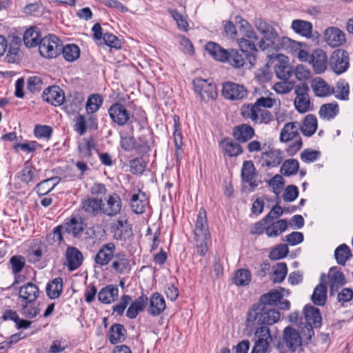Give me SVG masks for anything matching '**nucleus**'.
<instances>
[{
	"mask_svg": "<svg viewBox=\"0 0 353 353\" xmlns=\"http://www.w3.org/2000/svg\"><path fill=\"white\" fill-rule=\"evenodd\" d=\"M254 24L263 35L259 41V47L262 51H269L270 49L278 50L296 44L288 37H280L276 29L262 18H256Z\"/></svg>",
	"mask_w": 353,
	"mask_h": 353,
	"instance_id": "f257e3e1",
	"label": "nucleus"
},
{
	"mask_svg": "<svg viewBox=\"0 0 353 353\" xmlns=\"http://www.w3.org/2000/svg\"><path fill=\"white\" fill-rule=\"evenodd\" d=\"M193 234L196 252L200 256H203L208 251V244L211 242V236L209 231L207 212L203 208L198 212Z\"/></svg>",
	"mask_w": 353,
	"mask_h": 353,
	"instance_id": "f03ea898",
	"label": "nucleus"
},
{
	"mask_svg": "<svg viewBox=\"0 0 353 353\" xmlns=\"http://www.w3.org/2000/svg\"><path fill=\"white\" fill-rule=\"evenodd\" d=\"M280 312L270 307L255 303L248 313V325L256 323L258 325H272L280 319Z\"/></svg>",
	"mask_w": 353,
	"mask_h": 353,
	"instance_id": "7ed1b4c3",
	"label": "nucleus"
},
{
	"mask_svg": "<svg viewBox=\"0 0 353 353\" xmlns=\"http://www.w3.org/2000/svg\"><path fill=\"white\" fill-rule=\"evenodd\" d=\"M241 116L250 119L255 123H268L272 120L271 112L265 109H260L256 104H244L241 108Z\"/></svg>",
	"mask_w": 353,
	"mask_h": 353,
	"instance_id": "20e7f679",
	"label": "nucleus"
},
{
	"mask_svg": "<svg viewBox=\"0 0 353 353\" xmlns=\"http://www.w3.org/2000/svg\"><path fill=\"white\" fill-rule=\"evenodd\" d=\"M61 41L54 34H49L39 41L40 54L47 59L56 58L61 54Z\"/></svg>",
	"mask_w": 353,
	"mask_h": 353,
	"instance_id": "39448f33",
	"label": "nucleus"
},
{
	"mask_svg": "<svg viewBox=\"0 0 353 353\" xmlns=\"http://www.w3.org/2000/svg\"><path fill=\"white\" fill-rule=\"evenodd\" d=\"M194 91L199 95L203 101L216 99L218 93L216 85L211 79L196 78L192 81Z\"/></svg>",
	"mask_w": 353,
	"mask_h": 353,
	"instance_id": "423d86ee",
	"label": "nucleus"
},
{
	"mask_svg": "<svg viewBox=\"0 0 353 353\" xmlns=\"http://www.w3.org/2000/svg\"><path fill=\"white\" fill-rule=\"evenodd\" d=\"M350 67L349 53L343 49L335 50L329 59V68L336 74H341Z\"/></svg>",
	"mask_w": 353,
	"mask_h": 353,
	"instance_id": "0eeeda50",
	"label": "nucleus"
},
{
	"mask_svg": "<svg viewBox=\"0 0 353 353\" xmlns=\"http://www.w3.org/2000/svg\"><path fill=\"white\" fill-rule=\"evenodd\" d=\"M255 54L252 50L249 52L242 48H240L239 50L230 49L226 62L236 68L243 67L247 62L251 65H254L256 61Z\"/></svg>",
	"mask_w": 353,
	"mask_h": 353,
	"instance_id": "6e6552de",
	"label": "nucleus"
},
{
	"mask_svg": "<svg viewBox=\"0 0 353 353\" xmlns=\"http://www.w3.org/2000/svg\"><path fill=\"white\" fill-rule=\"evenodd\" d=\"M108 114L113 123L118 126H123L131 121L133 115L119 102L113 103L108 109Z\"/></svg>",
	"mask_w": 353,
	"mask_h": 353,
	"instance_id": "1a4fd4ad",
	"label": "nucleus"
},
{
	"mask_svg": "<svg viewBox=\"0 0 353 353\" xmlns=\"http://www.w3.org/2000/svg\"><path fill=\"white\" fill-rule=\"evenodd\" d=\"M255 343L251 353H266L272 340L270 328L261 326L254 332Z\"/></svg>",
	"mask_w": 353,
	"mask_h": 353,
	"instance_id": "9d476101",
	"label": "nucleus"
},
{
	"mask_svg": "<svg viewBox=\"0 0 353 353\" xmlns=\"http://www.w3.org/2000/svg\"><path fill=\"white\" fill-rule=\"evenodd\" d=\"M116 252V245L113 242L103 244L93 258L95 264L99 267L106 266L113 259Z\"/></svg>",
	"mask_w": 353,
	"mask_h": 353,
	"instance_id": "9b49d317",
	"label": "nucleus"
},
{
	"mask_svg": "<svg viewBox=\"0 0 353 353\" xmlns=\"http://www.w3.org/2000/svg\"><path fill=\"white\" fill-rule=\"evenodd\" d=\"M247 94L248 91L243 85L231 81L223 83L222 95L227 99L240 100L245 98Z\"/></svg>",
	"mask_w": 353,
	"mask_h": 353,
	"instance_id": "f8f14e48",
	"label": "nucleus"
},
{
	"mask_svg": "<svg viewBox=\"0 0 353 353\" xmlns=\"http://www.w3.org/2000/svg\"><path fill=\"white\" fill-rule=\"evenodd\" d=\"M283 159L284 154L282 150L270 148L261 153L259 162L262 167L275 168L281 163Z\"/></svg>",
	"mask_w": 353,
	"mask_h": 353,
	"instance_id": "ddd939ff",
	"label": "nucleus"
},
{
	"mask_svg": "<svg viewBox=\"0 0 353 353\" xmlns=\"http://www.w3.org/2000/svg\"><path fill=\"white\" fill-rule=\"evenodd\" d=\"M274 72L278 79L288 80L294 74V69L289 65L287 57L277 54L275 55Z\"/></svg>",
	"mask_w": 353,
	"mask_h": 353,
	"instance_id": "4468645a",
	"label": "nucleus"
},
{
	"mask_svg": "<svg viewBox=\"0 0 353 353\" xmlns=\"http://www.w3.org/2000/svg\"><path fill=\"white\" fill-rule=\"evenodd\" d=\"M65 262L64 265L70 272L78 269L83 263V256L82 252L76 247L68 246L65 252Z\"/></svg>",
	"mask_w": 353,
	"mask_h": 353,
	"instance_id": "2eb2a0df",
	"label": "nucleus"
},
{
	"mask_svg": "<svg viewBox=\"0 0 353 353\" xmlns=\"http://www.w3.org/2000/svg\"><path fill=\"white\" fill-rule=\"evenodd\" d=\"M64 231L71 234L74 239H80L82 238L84 230L86 228V224L81 217L72 216L67 219L63 225Z\"/></svg>",
	"mask_w": 353,
	"mask_h": 353,
	"instance_id": "dca6fc26",
	"label": "nucleus"
},
{
	"mask_svg": "<svg viewBox=\"0 0 353 353\" xmlns=\"http://www.w3.org/2000/svg\"><path fill=\"white\" fill-rule=\"evenodd\" d=\"M111 262V269L116 274H124L129 273L131 270V265L129 257L123 251L116 252Z\"/></svg>",
	"mask_w": 353,
	"mask_h": 353,
	"instance_id": "f3484780",
	"label": "nucleus"
},
{
	"mask_svg": "<svg viewBox=\"0 0 353 353\" xmlns=\"http://www.w3.org/2000/svg\"><path fill=\"white\" fill-rule=\"evenodd\" d=\"M309 62L312 65L316 74L323 73L329 66V59H327L326 52L320 48L312 51Z\"/></svg>",
	"mask_w": 353,
	"mask_h": 353,
	"instance_id": "a211bd4d",
	"label": "nucleus"
},
{
	"mask_svg": "<svg viewBox=\"0 0 353 353\" xmlns=\"http://www.w3.org/2000/svg\"><path fill=\"white\" fill-rule=\"evenodd\" d=\"M324 39L330 46L336 48L346 42V36L339 28L329 27L324 32Z\"/></svg>",
	"mask_w": 353,
	"mask_h": 353,
	"instance_id": "6ab92c4d",
	"label": "nucleus"
},
{
	"mask_svg": "<svg viewBox=\"0 0 353 353\" xmlns=\"http://www.w3.org/2000/svg\"><path fill=\"white\" fill-rule=\"evenodd\" d=\"M106 203L103 202L102 214L108 216H114L120 213L122 201L119 194L113 193L105 198Z\"/></svg>",
	"mask_w": 353,
	"mask_h": 353,
	"instance_id": "aec40b11",
	"label": "nucleus"
},
{
	"mask_svg": "<svg viewBox=\"0 0 353 353\" xmlns=\"http://www.w3.org/2000/svg\"><path fill=\"white\" fill-rule=\"evenodd\" d=\"M43 100L52 105L58 106L63 103L65 94L58 85L50 86L44 90L42 94Z\"/></svg>",
	"mask_w": 353,
	"mask_h": 353,
	"instance_id": "412c9836",
	"label": "nucleus"
},
{
	"mask_svg": "<svg viewBox=\"0 0 353 353\" xmlns=\"http://www.w3.org/2000/svg\"><path fill=\"white\" fill-rule=\"evenodd\" d=\"M283 341L292 352H294L302 345V337L300 333L291 326L284 329Z\"/></svg>",
	"mask_w": 353,
	"mask_h": 353,
	"instance_id": "4be33fe9",
	"label": "nucleus"
},
{
	"mask_svg": "<svg viewBox=\"0 0 353 353\" xmlns=\"http://www.w3.org/2000/svg\"><path fill=\"white\" fill-rule=\"evenodd\" d=\"M84 96L82 93L74 92L65 97L64 110L68 114H73L79 112L82 107L84 101Z\"/></svg>",
	"mask_w": 353,
	"mask_h": 353,
	"instance_id": "5701e85b",
	"label": "nucleus"
},
{
	"mask_svg": "<svg viewBox=\"0 0 353 353\" xmlns=\"http://www.w3.org/2000/svg\"><path fill=\"white\" fill-rule=\"evenodd\" d=\"M241 176L242 181L243 183H248L252 190L256 188L261 183V181H257L254 179L256 176V171L252 161L243 162Z\"/></svg>",
	"mask_w": 353,
	"mask_h": 353,
	"instance_id": "b1692460",
	"label": "nucleus"
},
{
	"mask_svg": "<svg viewBox=\"0 0 353 353\" xmlns=\"http://www.w3.org/2000/svg\"><path fill=\"white\" fill-rule=\"evenodd\" d=\"M259 41V36L255 30L250 26L245 32V37L239 39L238 43L239 48H242L245 50L253 51L256 53L258 52L256 42Z\"/></svg>",
	"mask_w": 353,
	"mask_h": 353,
	"instance_id": "393cba45",
	"label": "nucleus"
},
{
	"mask_svg": "<svg viewBox=\"0 0 353 353\" xmlns=\"http://www.w3.org/2000/svg\"><path fill=\"white\" fill-rule=\"evenodd\" d=\"M304 324L311 325L315 328L322 325V317L320 310L311 305H306L303 308Z\"/></svg>",
	"mask_w": 353,
	"mask_h": 353,
	"instance_id": "a878e982",
	"label": "nucleus"
},
{
	"mask_svg": "<svg viewBox=\"0 0 353 353\" xmlns=\"http://www.w3.org/2000/svg\"><path fill=\"white\" fill-rule=\"evenodd\" d=\"M81 208L88 215L95 216L102 214L103 200L96 197H89L81 202Z\"/></svg>",
	"mask_w": 353,
	"mask_h": 353,
	"instance_id": "bb28decb",
	"label": "nucleus"
},
{
	"mask_svg": "<svg viewBox=\"0 0 353 353\" xmlns=\"http://www.w3.org/2000/svg\"><path fill=\"white\" fill-rule=\"evenodd\" d=\"M300 128L301 124L297 121L285 123L280 132V141L286 143L294 139H299Z\"/></svg>",
	"mask_w": 353,
	"mask_h": 353,
	"instance_id": "cd10ccee",
	"label": "nucleus"
},
{
	"mask_svg": "<svg viewBox=\"0 0 353 353\" xmlns=\"http://www.w3.org/2000/svg\"><path fill=\"white\" fill-rule=\"evenodd\" d=\"M39 294L38 287L32 282H28L19 288V296L24 302L34 303Z\"/></svg>",
	"mask_w": 353,
	"mask_h": 353,
	"instance_id": "c85d7f7f",
	"label": "nucleus"
},
{
	"mask_svg": "<svg viewBox=\"0 0 353 353\" xmlns=\"http://www.w3.org/2000/svg\"><path fill=\"white\" fill-rule=\"evenodd\" d=\"M330 278V294L334 296L339 289L346 283L343 273L336 270V268H332L329 272Z\"/></svg>",
	"mask_w": 353,
	"mask_h": 353,
	"instance_id": "c756f323",
	"label": "nucleus"
},
{
	"mask_svg": "<svg viewBox=\"0 0 353 353\" xmlns=\"http://www.w3.org/2000/svg\"><path fill=\"white\" fill-rule=\"evenodd\" d=\"M38 171L29 161H26L22 170L18 172L17 177L21 183L30 185L38 180Z\"/></svg>",
	"mask_w": 353,
	"mask_h": 353,
	"instance_id": "7c9ffc66",
	"label": "nucleus"
},
{
	"mask_svg": "<svg viewBox=\"0 0 353 353\" xmlns=\"http://www.w3.org/2000/svg\"><path fill=\"white\" fill-rule=\"evenodd\" d=\"M254 128L248 124H241L235 126L232 131V135L239 142L245 143L252 139L254 136Z\"/></svg>",
	"mask_w": 353,
	"mask_h": 353,
	"instance_id": "2f4dec72",
	"label": "nucleus"
},
{
	"mask_svg": "<svg viewBox=\"0 0 353 353\" xmlns=\"http://www.w3.org/2000/svg\"><path fill=\"white\" fill-rule=\"evenodd\" d=\"M284 288H279V290H273L269 292L263 294L257 304L264 305L268 307H272L277 305V303L283 299V292Z\"/></svg>",
	"mask_w": 353,
	"mask_h": 353,
	"instance_id": "473e14b6",
	"label": "nucleus"
},
{
	"mask_svg": "<svg viewBox=\"0 0 353 353\" xmlns=\"http://www.w3.org/2000/svg\"><path fill=\"white\" fill-rule=\"evenodd\" d=\"M205 50L216 61L226 62L228 59L230 50H225L214 42H208L205 46Z\"/></svg>",
	"mask_w": 353,
	"mask_h": 353,
	"instance_id": "72a5a7b5",
	"label": "nucleus"
},
{
	"mask_svg": "<svg viewBox=\"0 0 353 353\" xmlns=\"http://www.w3.org/2000/svg\"><path fill=\"white\" fill-rule=\"evenodd\" d=\"M119 296V289L114 285H108L103 288L98 294V299L105 304L111 303L116 301Z\"/></svg>",
	"mask_w": 353,
	"mask_h": 353,
	"instance_id": "f704fd0d",
	"label": "nucleus"
},
{
	"mask_svg": "<svg viewBox=\"0 0 353 353\" xmlns=\"http://www.w3.org/2000/svg\"><path fill=\"white\" fill-rule=\"evenodd\" d=\"M165 307L163 297L159 293H154L150 297L148 312L152 316H157L165 310Z\"/></svg>",
	"mask_w": 353,
	"mask_h": 353,
	"instance_id": "c9c22d12",
	"label": "nucleus"
},
{
	"mask_svg": "<svg viewBox=\"0 0 353 353\" xmlns=\"http://www.w3.org/2000/svg\"><path fill=\"white\" fill-rule=\"evenodd\" d=\"M148 302L147 296L142 295L134 300L127 310L126 316L130 319H135L138 314L142 312Z\"/></svg>",
	"mask_w": 353,
	"mask_h": 353,
	"instance_id": "e433bc0d",
	"label": "nucleus"
},
{
	"mask_svg": "<svg viewBox=\"0 0 353 353\" xmlns=\"http://www.w3.org/2000/svg\"><path fill=\"white\" fill-rule=\"evenodd\" d=\"M312 88L315 94L318 97H323L334 93V89L320 77L313 79Z\"/></svg>",
	"mask_w": 353,
	"mask_h": 353,
	"instance_id": "4c0bfd02",
	"label": "nucleus"
},
{
	"mask_svg": "<svg viewBox=\"0 0 353 353\" xmlns=\"http://www.w3.org/2000/svg\"><path fill=\"white\" fill-rule=\"evenodd\" d=\"M318 121L316 117L312 114H307L301 125L300 130L306 137H311L317 130Z\"/></svg>",
	"mask_w": 353,
	"mask_h": 353,
	"instance_id": "58836bf2",
	"label": "nucleus"
},
{
	"mask_svg": "<svg viewBox=\"0 0 353 353\" xmlns=\"http://www.w3.org/2000/svg\"><path fill=\"white\" fill-rule=\"evenodd\" d=\"M292 29L297 34L310 38L312 37V25L310 22L301 20H293L291 24Z\"/></svg>",
	"mask_w": 353,
	"mask_h": 353,
	"instance_id": "ea45409f",
	"label": "nucleus"
},
{
	"mask_svg": "<svg viewBox=\"0 0 353 353\" xmlns=\"http://www.w3.org/2000/svg\"><path fill=\"white\" fill-rule=\"evenodd\" d=\"M148 204V199L144 193L134 194L132 196L130 205L132 210L136 214H142Z\"/></svg>",
	"mask_w": 353,
	"mask_h": 353,
	"instance_id": "a19ab883",
	"label": "nucleus"
},
{
	"mask_svg": "<svg viewBox=\"0 0 353 353\" xmlns=\"http://www.w3.org/2000/svg\"><path fill=\"white\" fill-rule=\"evenodd\" d=\"M60 181L59 177H51L37 183L34 189L39 195L44 196L52 190Z\"/></svg>",
	"mask_w": 353,
	"mask_h": 353,
	"instance_id": "79ce46f5",
	"label": "nucleus"
},
{
	"mask_svg": "<svg viewBox=\"0 0 353 353\" xmlns=\"http://www.w3.org/2000/svg\"><path fill=\"white\" fill-rule=\"evenodd\" d=\"M63 290V279L57 277L49 282L46 286L47 296L51 299L59 298Z\"/></svg>",
	"mask_w": 353,
	"mask_h": 353,
	"instance_id": "37998d69",
	"label": "nucleus"
},
{
	"mask_svg": "<svg viewBox=\"0 0 353 353\" xmlns=\"http://www.w3.org/2000/svg\"><path fill=\"white\" fill-rule=\"evenodd\" d=\"M221 144L224 152L229 157H236L243 153L241 145L230 138L223 140Z\"/></svg>",
	"mask_w": 353,
	"mask_h": 353,
	"instance_id": "c03bdc74",
	"label": "nucleus"
},
{
	"mask_svg": "<svg viewBox=\"0 0 353 353\" xmlns=\"http://www.w3.org/2000/svg\"><path fill=\"white\" fill-rule=\"evenodd\" d=\"M327 298L326 285L321 282L316 286L311 296L312 301L316 305H324Z\"/></svg>",
	"mask_w": 353,
	"mask_h": 353,
	"instance_id": "a18cd8bd",
	"label": "nucleus"
},
{
	"mask_svg": "<svg viewBox=\"0 0 353 353\" xmlns=\"http://www.w3.org/2000/svg\"><path fill=\"white\" fill-rule=\"evenodd\" d=\"M126 330L119 323L112 325L110 329L109 341L112 344H117L125 339Z\"/></svg>",
	"mask_w": 353,
	"mask_h": 353,
	"instance_id": "49530a36",
	"label": "nucleus"
},
{
	"mask_svg": "<svg viewBox=\"0 0 353 353\" xmlns=\"http://www.w3.org/2000/svg\"><path fill=\"white\" fill-rule=\"evenodd\" d=\"M339 112V105L336 103H325L321 106L319 111L321 118L327 120L333 119Z\"/></svg>",
	"mask_w": 353,
	"mask_h": 353,
	"instance_id": "de8ad7c7",
	"label": "nucleus"
},
{
	"mask_svg": "<svg viewBox=\"0 0 353 353\" xmlns=\"http://www.w3.org/2000/svg\"><path fill=\"white\" fill-rule=\"evenodd\" d=\"M287 228V221L285 219H280L269 225L265 228V233L269 237H275L286 230Z\"/></svg>",
	"mask_w": 353,
	"mask_h": 353,
	"instance_id": "09e8293b",
	"label": "nucleus"
},
{
	"mask_svg": "<svg viewBox=\"0 0 353 353\" xmlns=\"http://www.w3.org/2000/svg\"><path fill=\"white\" fill-rule=\"evenodd\" d=\"M61 53L68 61H74L79 57L80 50L76 44H68L61 47Z\"/></svg>",
	"mask_w": 353,
	"mask_h": 353,
	"instance_id": "8fccbe9b",
	"label": "nucleus"
},
{
	"mask_svg": "<svg viewBox=\"0 0 353 353\" xmlns=\"http://www.w3.org/2000/svg\"><path fill=\"white\" fill-rule=\"evenodd\" d=\"M39 32L36 28H30L24 32L23 42L28 48L35 47L39 45Z\"/></svg>",
	"mask_w": 353,
	"mask_h": 353,
	"instance_id": "3c124183",
	"label": "nucleus"
},
{
	"mask_svg": "<svg viewBox=\"0 0 353 353\" xmlns=\"http://www.w3.org/2000/svg\"><path fill=\"white\" fill-rule=\"evenodd\" d=\"M334 256L337 263L343 265L352 256L351 250L347 245L341 244L335 250Z\"/></svg>",
	"mask_w": 353,
	"mask_h": 353,
	"instance_id": "603ef678",
	"label": "nucleus"
},
{
	"mask_svg": "<svg viewBox=\"0 0 353 353\" xmlns=\"http://www.w3.org/2000/svg\"><path fill=\"white\" fill-rule=\"evenodd\" d=\"M288 273V267L285 263H278L274 266V270L271 276V280L274 283H279L282 282Z\"/></svg>",
	"mask_w": 353,
	"mask_h": 353,
	"instance_id": "864d4df0",
	"label": "nucleus"
},
{
	"mask_svg": "<svg viewBox=\"0 0 353 353\" xmlns=\"http://www.w3.org/2000/svg\"><path fill=\"white\" fill-rule=\"evenodd\" d=\"M299 163L297 160L292 159L285 160L281 167L280 172L284 176H291L297 173Z\"/></svg>",
	"mask_w": 353,
	"mask_h": 353,
	"instance_id": "5fc2aeb1",
	"label": "nucleus"
},
{
	"mask_svg": "<svg viewBox=\"0 0 353 353\" xmlns=\"http://www.w3.org/2000/svg\"><path fill=\"white\" fill-rule=\"evenodd\" d=\"M103 99L99 94H92L88 99L85 104V109L88 113L96 112L102 105Z\"/></svg>",
	"mask_w": 353,
	"mask_h": 353,
	"instance_id": "6e6d98bb",
	"label": "nucleus"
},
{
	"mask_svg": "<svg viewBox=\"0 0 353 353\" xmlns=\"http://www.w3.org/2000/svg\"><path fill=\"white\" fill-rule=\"evenodd\" d=\"M250 281L251 273L246 269L238 270L233 278V283L238 286L248 285Z\"/></svg>",
	"mask_w": 353,
	"mask_h": 353,
	"instance_id": "4d7b16f0",
	"label": "nucleus"
},
{
	"mask_svg": "<svg viewBox=\"0 0 353 353\" xmlns=\"http://www.w3.org/2000/svg\"><path fill=\"white\" fill-rule=\"evenodd\" d=\"M78 148L83 157H90L92 155V150L94 149V139L91 137L84 139L83 142L79 145Z\"/></svg>",
	"mask_w": 353,
	"mask_h": 353,
	"instance_id": "13d9d810",
	"label": "nucleus"
},
{
	"mask_svg": "<svg viewBox=\"0 0 353 353\" xmlns=\"http://www.w3.org/2000/svg\"><path fill=\"white\" fill-rule=\"evenodd\" d=\"M43 85V79L39 76H32L28 79L27 88L33 94L39 92L42 90Z\"/></svg>",
	"mask_w": 353,
	"mask_h": 353,
	"instance_id": "bf43d9fd",
	"label": "nucleus"
},
{
	"mask_svg": "<svg viewBox=\"0 0 353 353\" xmlns=\"http://www.w3.org/2000/svg\"><path fill=\"white\" fill-rule=\"evenodd\" d=\"M295 82L293 80H281L274 85V90L279 94H287L294 88Z\"/></svg>",
	"mask_w": 353,
	"mask_h": 353,
	"instance_id": "052dcab7",
	"label": "nucleus"
},
{
	"mask_svg": "<svg viewBox=\"0 0 353 353\" xmlns=\"http://www.w3.org/2000/svg\"><path fill=\"white\" fill-rule=\"evenodd\" d=\"M11 270L14 274L20 273L25 267V258L21 255H14L10 259Z\"/></svg>",
	"mask_w": 353,
	"mask_h": 353,
	"instance_id": "680f3d73",
	"label": "nucleus"
},
{
	"mask_svg": "<svg viewBox=\"0 0 353 353\" xmlns=\"http://www.w3.org/2000/svg\"><path fill=\"white\" fill-rule=\"evenodd\" d=\"M40 312V309L34 305V303L25 302L21 308V313L28 319L34 318Z\"/></svg>",
	"mask_w": 353,
	"mask_h": 353,
	"instance_id": "e2e57ef3",
	"label": "nucleus"
},
{
	"mask_svg": "<svg viewBox=\"0 0 353 353\" xmlns=\"http://www.w3.org/2000/svg\"><path fill=\"white\" fill-rule=\"evenodd\" d=\"M174 141L176 146V149L177 150L181 149V145H183V137L180 128V121L179 117L177 115H174Z\"/></svg>",
	"mask_w": 353,
	"mask_h": 353,
	"instance_id": "0e129e2a",
	"label": "nucleus"
},
{
	"mask_svg": "<svg viewBox=\"0 0 353 353\" xmlns=\"http://www.w3.org/2000/svg\"><path fill=\"white\" fill-rule=\"evenodd\" d=\"M130 171L133 174H142L145 168V161L142 158H136L130 161Z\"/></svg>",
	"mask_w": 353,
	"mask_h": 353,
	"instance_id": "69168bd1",
	"label": "nucleus"
},
{
	"mask_svg": "<svg viewBox=\"0 0 353 353\" xmlns=\"http://www.w3.org/2000/svg\"><path fill=\"white\" fill-rule=\"evenodd\" d=\"M288 251V248L286 245L281 244L270 252L269 257L271 260H279L286 256Z\"/></svg>",
	"mask_w": 353,
	"mask_h": 353,
	"instance_id": "338daca9",
	"label": "nucleus"
},
{
	"mask_svg": "<svg viewBox=\"0 0 353 353\" xmlns=\"http://www.w3.org/2000/svg\"><path fill=\"white\" fill-rule=\"evenodd\" d=\"M294 74L299 81H306L311 77V72L310 69L303 64L298 65L294 69Z\"/></svg>",
	"mask_w": 353,
	"mask_h": 353,
	"instance_id": "774afa93",
	"label": "nucleus"
}]
</instances>
